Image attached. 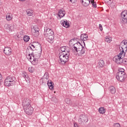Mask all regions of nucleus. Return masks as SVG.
I'll return each mask as SVG.
<instances>
[{"instance_id": "43", "label": "nucleus", "mask_w": 127, "mask_h": 127, "mask_svg": "<svg viewBox=\"0 0 127 127\" xmlns=\"http://www.w3.org/2000/svg\"><path fill=\"white\" fill-rule=\"evenodd\" d=\"M2 81H3V80L2 79V76L0 73V82H2Z\"/></svg>"}, {"instance_id": "23", "label": "nucleus", "mask_w": 127, "mask_h": 127, "mask_svg": "<svg viewBox=\"0 0 127 127\" xmlns=\"http://www.w3.org/2000/svg\"><path fill=\"white\" fill-rule=\"evenodd\" d=\"M98 65L100 68H103L104 67V65H105V62L103 60H100L99 61Z\"/></svg>"}, {"instance_id": "42", "label": "nucleus", "mask_w": 127, "mask_h": 127, "mask_svg": "<svg viewBox=\"0 0 127 127\" xmlns=\"http://www.w3.org/2000/svg\"><path fill=\"white\" fill-rule=\"evenodd\" d=\"M35 43H36V42H34V43L30 44V45L32 47H33L34 48H35Z\"/></svg>"}, {"instance_id": "20", "label": "nucleus", "mask_w": 127, "mask_h": 127, "mask_svg": "<svg viewBox=\"0 0 127 127\" xmlns=\"http://www.w3.org/2000/svg\"><path fill=\"white\" fill-rule=\"evenodd\" d=\"M47 84L50 90H53V89H54V86H53V82L51 80H48Z\"/></svg>"}, {"instance_id": "21", "label": "nucleus", "mask_w": 127, "mask_h": 127, "mask_svg": "<svg viewBox=\"0 0 127 127\" xmlns=\"http://www.w3.org/2000/svg\"><path fill=\"white\" fill-rule=\"evenodd\" d=\"M67 49H69V48H67L66 47H65V46L61 47V51L62 52H64V53H66V52H67V53H69V50Z\"/></svg>"}, {"instance_id": "22", "label": "nucleus", "mask_w": 127, "mask_h": 127, "mask_svg": "<svg viewBox=\"0 0 127 127\" xmlns=\"http://www.w3.org/2000/svg\"><path fill=\"white\" fill-rule=\"evenodd\" d=\"M98 112L102 115H104L106 113V109L104 107H100L98 109Z\"/></svg>"}, {"instance_id": "15", "label": "nucleus", "mask_w": 127, "mask_h": 127, "mask_svg": "<svg viewBox=\"0 0 127 127\" xmlns=\"http://www.w3.org/2000/svg\"><path fill=\"white\" fill-rule=\"evenodd\" d=\"M80 2L83 6H88L91 3V0H80Z\"/></svg>"}, {"instance_id": "36", "label": "nucleus", "mask_w": 127, "mask_h": 127, "mask_svg": "<svg viewBox=\"0 0 127 127\" xmlns=\"http://www.w3.org/2000/svg\"><path fill=\"white\" fill-rule=\"evenodd\" d=\"M44 79H46L47 80H48V78H49V76L48 75V73L46 72L44 74Z\"/></svg>"}, {"instance_id": "1", "label": "nucleus", "mask_w": 127, "mask_h": 127, "mask_svg": "<svg viewBox=\"0 0 127 127\" xmlns=\"http://www.w3.org/2000/svg\"><path fill=\"white\" fill-rule=\"evenodd\" d=\"M44 32V35L45 38H46V40L49 43L52 44L54 42V32L51 29L45 27Z\"/></svg>"}, {"instance_id": "11", "label": "nucleus", "mask_w": 127, "mask_h": 127, "mask_svg": "<svg viewBox=\"0 0 127 127\" xmlns=\"http://www.w3.org/2000/svg\"><path fill=\"white\" fill-rule=\"evenodd\" d=\"M3 52L5 55L9 56L12 53V50L10 47H6L3 50Z\"/></svg>"}, {"instance_id": "5", "label": "nucleus", "mask_w": 127, "mask_h": 127, "mask_svg": "<svg viewBox=\"0 0 127 127\" xmlns=\"http://www.w3.org/2000/svg\"><path fill=\"white\" fill-rule=\"evenodd\" d=\"M127 78V74L126 73L117 72L116 74V79L119 82H124Z\"/></svg>"}, {"instance_id": "33", "label": "nucleus", "mask_w": 127, "mask_h": 127, "mask_svg": "<svg viewBox=\"0 0 127 127\" xmlns=\"http://www.w3.org/2000/svg\"><path fill=\"white\" fill-rule=\"evenodd\" d=\"M121 45H126L127 46V40H123L121 43Z\"/></svg>"}, {"instance_id": "41", "label": "nucleus", "mask_w": 127, "mask_h": 127, "mask_svg": "<svg viewBox=\"0 0 127 127\" xmlns=\"http://www.w3.org/2000/svg\"><path fill=\"white\" fill-rule=\"evenodd\" d=\"M23 78H26L27 74L26 72H24L22 74Z\"/></svg>"}, {"instance_id": "3", "label": "nucleus", "mask_w": 127, "mask_h": 127, "mask_svg": "<svg viewBox=\"0 0 127 127\" xmlns=\"http://www.w3.org/2000/svg\"><path fill=\"white\" fill-rule=\"evenodd\" d=\"M125 56H126V53H120L119 55L114 57L113 60L118 64L121 65V64H123V59H124Z\"/></svg>"}, {"instance_id": "45", "label": "nucleus", "mask_w": 127, "mask_h": 127, "mask_svg": "<svg viewBox=\"0 0 127 127\" xmlns=\"http://www.w3.org/2000/svg\"><path fill=\"white\" fill-rule=\"evenodd\" d=\"M30 49L31 50H33V49H32V47H30Z\"/></svg>"}, {"instance_id": "29", "label": "nucleus", "mask_w": 127, "mask_h": 127, "mask_svg": "<svg viewBox=\"0 0 127 127\" xmlns=\"http://www.w3.org/2000/svg\"><path fill=\"white\" fill-rule=\"evenodd\" d=\"M112 41V38L109 36H106L105 37V42H107L108 43H111V42Z\"/></svg>"}, {"instance_id": "6", "label": "nucleus", "mask_w": 127, "mask_h": 127, "mask_svg": "<svg viewBox=\"0 0 127 127\" xmlns=\"http://www.w3.org/2000/svg\"><path fill=\"white\" fill-rule=\"evenodd\" d=\"M23 108L25 114L28 115V116H31V115H32L33 113V108L31 106V105Z\"/></svg>"}, {"instance_id": "28", "label": "nucleus", "mask_w": 127, "mask_h": 127, "mask_svg": "<svg viewBox=\"0 0 127 127\" xmlns=\"http://www.w3.org/2000/svg\"><path fill=\"white\" fill-rule=\"evenodd\" d=\"M6 19L8 21H9V20H11V19H12V16H11V15H10L9 14H7L6 16Z\"/></svg>"}, {"instance_id": "38", "label": "nucleus", "mask_w": 127, "mask_h": 127, "mask_svg": "<svg viewBox=\"0 0 127 127\" xmlns=\"http://www.w3.org/2000/svg\"><path fill=\"white\" fill-rule=\"evenodd\" d=\"M114 126V127H121V125L119 123H115Z\"/></svg>"}, {"instance_id": "37", "label": "nucleus", "mask_w": 127, "mask_h": 127, "mask_svg": "<svg viewBox=\"0 0 127 127\" xmlns=\"http://www.w3.org/2000/svg\"><path fill=\"white\" fill-rule=\"evenodd\" d=\"M119 71L118 73H126L124 68H120L119 69Z\"/></svg>"}, {"instance_id": "16", "label": "nucleus", "mask_w": 127, "mask_h": 127, "mask_svg": "<svg viewBox=\"0 0 127 127\" xmlns=\"http://www.w3.org/2000/svg\"><path fill=\"white\" fill-rule=\"evenodd\" d=\"M61 24H62V26H64V27H65L66 28H68V27L70 26V24L67 20L61 21Z\"/></svg>"}, {"instance_id": "31", "label": "nucleus", "mask_w": 127, "mask_h": 127, "mask_svg": "<svg viewBox=\"0 0 127 127\" xmlns=\"http://www.w3.org/2000/svg\"><path fill=\"white\" fill-rule=\"evenodd\" d=\"M28 70L30 73H33V72H34V67L32 66L29 67Z\"/></svg>"}, {"instance_id": "17", "label": "nucleus", "mask_w": 127, "mask_h": 127, "mask_svg": "<svg viewBox=\"0 0 127 127\" xmlns=\"http://www.w3.org/2000/svg\"><path fill=\"white\" fill-rule=\"evenodd\" d=\"M85 51H86L85 49V47H84L82 46L81 48H80L78 51L76 52V53H77V54L80 56L84 54V53H85Z\"/></svg>"}, {"instance_id": "7", "label": "nucleus", "mask_w": 127, "mask_h": 127, "mask_svg": "<svg viewBox=\"0 0 127 127\" xmlns=\"http://www.w3.org/2000/svg\"><path fill=\"white\" fill-rule=\"evenodd\" d=\"M31 100L28 98H25L23 100L22 105L23 108H25V107H29V106H31Z\"/></svg>"}, {"instance_id": "19", "label": "nucleus", "mask_w": 127, "mask_h": 127, "mask_svg": "<svg viewBox=\"0 0 127 127\" xmlns=\"http://www.w3.org/2000/svg\"><path fill=\"white\" fill-rule=\"evenodd\" d=\"M7 78H6L4 81V85L7 87H10V86H13L11 82L9 81V80H7Z\"/></svg>"}, {"instance_id": "40", "label": "nucleus", "mask_w": 127, "mask_h": 127, "mask_svg": "<svg viewBox=\"0 0 127 127\" xmlns=\"http://www.w3.org/2000/svg\"><path fill=\"white\" fill-rule=\"evenodd\" d=\"M99 29L102 31L103 30V26H102V24H99Z\"/></svg>"}, {"instance_id": "24", "label": "nucleus", "mask_w": 127, "mask_h": 127, "mask_svg": "<svg viewBox=\"0 0 127 127\" xmlns=\"http://www.w3.org/2000/svg\"><path fill=\"white\" fill-rule=\"evenodd\" d=\"M109 90L111 94H115L116 93V88L113 86H110Z\"/></svg>"}, {"instance_id": "25", "label": "nucleus", "mask_w": 127, "mask_h": 127, "mask_svg": "<svg viewBox=\"0 0 127 127\" xmlns=\"http://www.w3.org/2000/svg\"><path fill=\"white\" fill-rule=\"evenodd\" d=\"M26 12H27V15H28V16H32V14H33L34 11H33V10H31L30 9H28L26 10Z\"/></svg>"}, {"instance_id": "4", "label": "nucleus", "mask_w": 127, "mask_h": 127, "mask_svg": "<svg viewBox=\"0 0 127 127\" xmlns=\"http://www.w3.org/2000/svg\"><path fill=\"white\" fill-rule=\"evenodd\" d=\"M69 53H64L60 56V60L59 61V63L64 65L66 62L69 61Z\"/></svg>"}, {"instance_id": "14", "label": "nucleus", "mask_w": 127, "mask_h": 127, "mask_svg": "<svg viewBox=\"0 0 127 127\" xmlns=\"http://www.w3.org/2000/svg\"><path fill=\"white\" fill-rule=\"evenodd\" d=\"M58 14L60 18H62V17H64V16H65V14H66V12L65 11V10H64V9H61L59 10Z\"/></svg>"}, {"instance_id": "10", "label": "nucleus", "mask_w": 127, "mask_h": 127, "mask_svg": "<svg viewBox=\"0 0 127 127\" xmlns=\"http://www.w3.org/2000/svg\"><path fill=\"white\" fill-rule=\"evenodd\" d=\"M121 17L124 23L127 22V10H125L121 13Z\"/></svg>"}, {"instance_id": "18", "label": "nucleus", "mask_w": 127, "mask_h": 127, "mask_svg": "<svg viewBox=\"0 0 127 127\" xmlns=\"http://www.w3.org/2000/svg\"><path fill=\"white\" fill-rule=\"evenodd\" d=\"M121 48V49L122 50L121 51L120 53H123V52L124 53H126V52H127V46H126V45H122L120 44V48Z\"/></svg>"}, {"instance_id": "9", "label": "nucleus", "mask_w": 127, "mask_h": 127, "mask_svg": "<svg viewBox=\"0 0 127 127\" xmlns=\"http://www.w3.org/2000/svg\"><path fill=\"white\" fill-rule=\"evenodd\" d=\"M83 46V45H81L80 42H77L75 44L73 45V47L72 48V50L74 52H76L78 50H79L80 48H82Z\"/></svg>"}, {"instance_id": "32", "label": "nucleus", "mask_w": 127, "mask_h": 127, "mask_svg": "<svg viewBox=\"0 0 127 127\" xmlns=\"http://www.w3.org/2000/svg\"><path fill=\"white\" fill-rule=\"evenodd\" d=\"M35 32L37 33L38 35H39V28L34 27Z\"/></svg>"}, {"instance_id": "27", "label": "nucleus", "mask_w": 127, "mask_h": 127, "mask_svg": "<svg viewBox=\"0 0 127 127\" xmlns=\"http://www.w3.org/2000/svg\"><path fill=\"white\" fill-rule=\"evenodd\" d=\"M29 39H30V38L27 35H25L23 37L24 42H28V41H29Z\"/></svg>"}, {"instance_id": "44", "label": "nucleus", "mask_w": 127, "mask_h": 127, "mask_svg": "<svg viewBox=\"0 0 127 127\" xmlns=\"http://www.w3.org/2000/svg\"><path fill=\"white\" fill-rule=\"evenodd\" d=\"M106 1H107V2H111L112 1V0H105Z\"/></svg>"}, {"instance_id": "26", "label": "nucleus", "mask_w": 127, "mask_h": 127, "mask_svg": "<svg viewBox=\"0 0 127 127\" xmlns=\"http://www.w3.org/2000/svg\"><path fill=\"white\" fill-rule=\"evenodd\" d=\"M90 3H91L93 8H96V7H97V3L95 2V0H90Z\"/></svg>"}, {"instance_id": "13", "label": "nucleus", "mask_w": 127, "mask_h": 127, "mask_svg": "<svg viewBox=\"0 0 127 127\" xmlns=\"http://www.w3.org/2000/svg\"><path fill=\"white\" fill-rule=\"evenodd\" d=\"M4 27L8 32H11L13 31V29H14L13 26H10V25H8V24H5L4 25Z\"/></svg>"}, {"instance_id": "34", "label": "nucleus", "mask_w": 127, "mask_h": 127, "mask_svg": "<svg viewBox=\"0 0 127 127\" xmlns=\"http://www.w3.org/2000/svg\"><path fill=\"white\" fill-rule=\"evenodd\" d=\"M80 39H81V41L83 42V44L84 46H86V45L85 44V42H84L85 41L84 40V38L83 37V34H81V36H80Z\"/></svg>"}, {"instance_id": "8", "label": "nucleus", "mask_w": 127, "mask_h": 127, "mask_svg": "<svg viewBox=\"0 0 127 127\" xmlns=\"http://www.w3.org/2000/svg\"><path fill=\"white\" fill-rule=\"evenodd\" d=\"M89 119L86 115H81L80 116L79 119L78 120L79 123L82 124V123H88Z\"/></svg>"}, {"instance_id": "35", "label": "nucleus", "mask_w": 127, "mask_h": 127, "mask_svg": "<svg viewBox=\"0 0 127 127\" xmlns=\"http://www.w3.org/2000/svg\"><path fill=\"white\" fill-rule=\"evenodd\" d=\"M122 64L127 65V59H122Z\"/></svg>"}, {"instance_id": "12", "label": "nucleus", "mask_w": 127, "mask_h": 127, "mask_svg": "<svg viewBox=\"0 0 127 127\" xmlns=\"http://www.w3.org/2000/svg\"><path fill=\"white\" fill-rule=\"evenodd\" d=\"M6 79L10 81L12 84L13 86H14V85H15V82L16 81V78H15V77L13 76H7Z\"/></svg>"}, {"instance_id": "46", "label": "nucleus", "mask_w": 127, "mask_h": 127, "mask_svg": "<svg viewBox=\"0 0 127 127\" xmlns=\"http://www.w3.org/2000/svg\"><path fill=\"white\" fill-rule=\"evenodd\" d=\"M20 1H25V0H19Z\"/></svg>"}, {"instance_id": "30", "label": "nucleus", "mask_w": 127, "mask_h": 127, "mask_svg": "<svg viewBox=\"0 0 127 127\" xmlns=\"http://www.w3.org/2000/svg\"><path fill=\"white\" fill-rule=\"evenodd\" d=\"M83 37V39L84 41H86V40H88V35L86 34H82Z\"/></svg>"}, {"instance_id": "2", "label": "nucleus", "mask_w": 127, "mask_h": 127, "mask_svg": "<svg viewBox=\"0 0 127 127\" xmlns=\"http://www.w3.org/2000/svg\"><path fill=\"white\" fill-rule=\"evenodd\" d=\"M40 50L41 51L40 53H37V54H34V53H32L31 54H29L27 58L30 60L32 64L33 65H37V63H38V58H40V56H41V52H42V48L40 46Z\"/></svg>"}, {"instance_id": "39", "label": "nucleus", "mask_w": 127, "mask_h": 127, "mask_svg": "<svg viewBox=\"0 0 127 127\" xmlns=\"http://www.w3.org/2000/svg\"><path fill=\"white\" fill-rule=\"evenodd\" d=\"M69 0V1H70V2H71V3H75V2L77 1V0Z\"/></svg>"}]
</instances>
